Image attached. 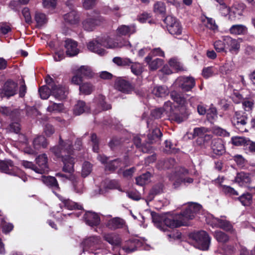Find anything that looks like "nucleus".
<instances>
[{
    "mask_svg": "<svg viewBox=\"0 0 255 255\" xmlns=\"http://www.w3.org/2000/svg\"><path fill=\"white\" fill-rule=\"evenodd\" d=\"M34 149L38 150L41 147L43 148L46 147L47 142L46 138L43 136H38L36 137L33 142Z\"/></svg>",
    "mask_w": 255,
    "mask_h": 255,
    "instance_id": "obj_38",
    "label": "nucleus"
},
{
    "mask_svg": "<svg viewBox=\"0 0 255 255\" xmlns=\"http://www.w3.org/2000/svg\"><path fill=\"white\" fill-rule=\"evenodd\" d=\"M42 180L45 184L52 188L53 193L57 196L58 194L55 190H59V187L55 177L53 176L43 177Z\"/></svg>",
    "mask_w": 255,
    "mask_h": 255,
    "instance_id": "obj_31",
    "label": "nucleus"
},
{
    "mask_svg": "<svg viewBox=\"0 0 255 255\" xmlns=\"http://www.w3.org/2000/svg\"><path fill=\"white\" fill-rule=\"evenodd\" d=\"M11 30V26L9 23L5 22L0 23V34H6Z\"/></svg>",
    "mask_w": 255,
    "mask_h": 255,
    "instance_id": "obj_63",
    "label": "nucleus"
},
{
    "mask_svg": "<svg viewBox=\"0 0 255 255\" xmlns=\"http://www.w3.org/2000/svg\"><path fill=\"white\" fill-rule=\"evenodd\" d=\"M115 87L119 91L126 94H129L133 90L132 85L123 79L117 80L115 83Z\"/></svg>",
    "mask_w": 255,
    "mask_h": 255,
    "instance_id": "obj_23",
    "label": "nucleus"
},
{
    "mask_svg": "<svg viewBox=\"0 0 255 255\" xmlns=\"http://www.w3.org/2000/svg\"><path fill=\"white\" fill-rule=\"evenodd\" d=\"M1 226L2 229V231L4 233H7L11 231L13 228L11 224L7 223L6 222L4 218H1Z\"/></svg>",
    "mask_w": 255,
    "mask_h": 255,
    "instance_id": "obj_57",
    "label": "nucleus"
},
{
    "mask_svg": "<svg viewBox=\"0 0 255 255\" xmlns=\"http://www.w3.org/2000/svg\"><path fill=\"white\" fill-rule=\"evenodd\" d=\"M112 61L119 66H129L132 63L131 60L127 57H115Z\"/></svg>",
    "mask_w": 255,
    "mask_h": 255,
    "instance_id": "obj_39",
    "label": "nucleus"
},
{
    "mask_svg": "<svg viewBox=\"0 0 255 255\" xmlns=\"http://www.w3.org/2000/svg\"><path fill=\"white\" fill-rule=\"evenodd\" d=\"M79 90L81 93L85 95H89L91 93L93 90V86L88 83H84L79 87Z\"/></svg>",
    "mask_w": 255,
    "mask_h": 255,
    "instance_id": "obj_51",
    "label": "nucleus"
},
{
    "mask_svg": "<svg viewBox=\"0 0 255 255\" xmlns=\"http://www.w3.org/2000/svg\"><path fill=\"white\" fill-rule=\"evenodd\" d=\"M90 108L85 103L82 101H79L75 105L73 112L75 115H80L84 113L88 112Z\"/></svg>",
    "mask_w": 255,
    "mask_h": 255,
    "instance_id": "obj_34",
    "label": "nucleus"
},
{
    "mask_svg": "<svg viewBox=\"0 0 255 255\" xmlns=\"http://www.w3.org/2000/svg\"><path fill=\"white\" fill-rule=\"evenodd\" d=\"M222 189L226 194L229 196H237L239 195L238 192L231 186L223 185Z\"/></svg>",
    "mask_w": 255,
    "mask_h": 255,
    "instance_id": "obj_60",
    "label": "nucleus"
},
{
    "mask_svg": "<svg viewBox=\"0 0 255 255\" xmlns=\"http://www.w3.org/2000/svg\"><path fill=\"white\" fill-rule=\"evenodd\" d=\"M207 120L211 123L215 122L217 118V112L215 108L210 107L207 111Z\"/></svg>",
    "mask_w": 255,
    "mask_h": 255,
    "instance_id": "obj_45",
    "label": "nucleus"
},
{
    "mask_svg": "<svg viewBox=\"0 0 255 255\" xmlns=\"http://www.w3.org/2000/svg\"><path fill=\"white\" fill-rule=\"evenodd\" d=\"M102 45L103 46L107 48H121L124 46L130 45L128 42L126 41H120L116 39L114 40L112 38L107 37L105 39H102Z\"/></svg>",
    "mask_w": 255,
    "mask_h": 255,
    "instance_id": "obj_18",
    "label": "nucleus"
},
{
    "mask_svg": "<svg viewBox=\"0 0 255 255\" xmlns=\"http://www.w3.org/2000/svg\"><path fill=\"white\" fill-rule=\"evenodd\" d=\"M168 32L173 35H179L182 32V27L179 21L171 15L166 16L164 19Z\"/></svg>",
    "mask_w": 255,
    "mask_h": 255,
    "instance_id": "obj_7",
    "label": "nucleus"
},
{
    "mask_svg": "<svg viewBox=\"0 0 255 255\" xmlns=\"http://www.w3.org/2000/svg\"><path fill=\"white\" fill-rule=\"evenodd\" d=\"M244 9L245 5L243 4L234 3L230 8V14L228 19L232 21L239 19L240 16L243 15Z\"/></svg>",
    "mask_w": 255,
    "mask_h": 255,
    "instance_id": "obj_17",
    "label": "nucleus"
},
{
    "mask_svg": "<svg viewBox=\"0 0 255 255\" xmlns=\"http://www.w3.org/2000/svg\"><path fill=\"white\" fill-rule=\"evenodd\" d=\"M105 21L103 16L98 15L93 17H88L82 21L83 28L88 31H93L96 26L100 25Z\"/></svg>",
    "mask_w": 255,
    "mask_h": 255,
    "instance_id": "obj_10",
    "label": "nucleus"
},
{
    "mask_svg": "<svg viewBox=\"0 0 255 255\" xmlns=\"http://www.w3.org/2000/svg\"><path fill=\"white\" fill-rule=\"evenodd\" d=\"M208 131V129L207 128L204 127H200V128H196L194 129L193 130V136H200V137H206V136H209L207 134Z\"/></svg>",
    "mask_w": 255,
    "mask_h": 255,
    "instance_id": "obj_48",
    "label": "nucleus"
},
{
    "mask_svg": "<svg viewBox=\"0 0 255 255\" xmlns=\"http://www.w3.org/2000/svg\"><path fill=\"white\" fill-rule=\"evenodd\" d=\"M154 11L157 13H163L165 11V5L161 1L156 2L154 5Z\"/></svg>",
    "mask_w": 255,
    "mask_h": 255,
    "instance_id": "obj_56",
    "label": "nucleus"
},
{
    "mask_svg": "<svg viewBox=\"0 0 255 255\" xmlns=\"http://www.w3.org/2000/svg\"><path fill=\"white\" fill-rule=\"evenodd\" d=\"M152 222L154 223V225L160 230L163 231H165L166 230V227H168L170 228L169 226L167 225L165 223V220L168 218H174V216H168L167 217H163L158 214L156 213H152Z\"/></svg>",
    "mask_w": 255,
    "mask_h": 255,
    "instance_id": "obj_20",
    "label": "nucleus"
},
{
    "mask_svg": "<svg viewBox=\"0 0 255 255\" xmlns=\"http://www.w3.org/2000/svg\"><path fill=\"white\" fill-rule=\"evenodd\" d=\"M193 237L196 242L197 248L202 250H207L208 249L210 238L206 232L204 231L198 232L194 234Z\"/></svg>",
    "mask_w": 255,
    "mask_h": 255,
    "instance_id": "obj_9",
    "label": "nucleus"
},
{
    "mask_svg": "<svg viewBox=\"0 0 255 255\" xmlns=\"http://www.w3.org/2000/svg\"><path fill=\"white\" fill-rule=\"evenodd\" d=\"M249 138L243 136H236L232 138V143L236 146H244L245 148Z\"/></svg>",
    "mask_w": 255,
    "mask_h": 255,
    "instance_id": "obj_46",
    "label": "nucleus"
},
{
    "mask_svg": "<svg viewBox=\"0 0 255 255\" xmlns=\"http://www.w3.org/2000/svg\"><path fill=\"white\" fill-rule=\"evenodd\" d=\"M17 91V84L11 80H8L4 84L1 95L2 97L8 98L15 95Z\"/></svg>",
    "mask_w": 255,
    "mask_h": 255,
    "instance_id": "obj_14",
    "label": "nucleus"
},
{
    "mask_svg": "<svg viewBox=\"0 0 255 255\" xmlns=\"http://www.w3.org/2000/svg\"><path fill=\"white\" fill-rule=\"evenodd\" d=\"M102 41V39H99L90 41L87 45L88 49L100 56L105 55L106 53V50L101 48V46H103Z\"/></svg>",
    "mask_w": 255,
    "mask_h": 255,
    "instance_id": "obj_21",
    "label": "nucleus"
},
{
    "mask_svg": "<svg viewBox=\"0 0 255 255\" xmlns=\"http://www.w3.org/2000/svg\"><path fill=\"white\" fill-rule=\"evenodd\" d=\"M162 136V133L160 129L158 128H154L151 133L148 135V139L150 143H153L159 140L160 137Z\"/></svg>",
    "mask_w": 255,
    "mask_h": 255,
    "instance_id": "obj_40",
    "label": "nucleus"
},
{
    "mask_svg": "<svg viewBox=\"0 0 255 255\" xmlns=\"http://www.w3.org/2000/svg\"><path fill=\"white\" fill-rule=\"evenodd\" d=\"M175 87L182 90L188 92L191 90L195 85V81L193 77L191 76H180L178 77L174 83Z\"/></svg>",
    "mask_w": 255,
    "mask_h": 255,
    "instance_id": "obj_8",
    "label": "nucleus"
},
{
    "mask_svg": "<svg viewBox=\"0 0 255 255\" xmlns=\"http://www.w3.org/2000/svg\"><path fill=\"white\" fill-rule=\"evenodd\" d=\"M202 210V206L194 202H190L180 214L175 215L174 218H168L165 220V224L171 228H176L186 226L187 221L193 219L195 214Z\"/></svg>",
    "mask_w": 255,
    "mask_h": 255,
    "instance_id": "obj_2",
    "label": "nucleus"
},
{
    "mask_svg": "<svg viewBox=\"0 0 255 255\" xmlns=\"http://www.w3.org/2000/svg\"><path fill=\"white\" fill-rule=\"evenodd\" d=\"M64 47L66 50V54L69 56H74L79 53L77 42L71 39H67L65 41Z\"/></svg>",
    "mask_w": 255,
    "mask_h": 255,
    "instance_id": "obj_19",
    "label": "nucleus"
},
{
    "mask_svg": "<svg viewBox=\"0 0 255 255\" xmlns=\"http://www.w3.org/2000/svg\"><path fill=\"white\" fill-rule=\"evenodd\" d=\"M130 67L132 73L136 75H140L143 71V67L139 63H132Z\"/></svg>",
    "mask_w": 255,
    "mask_h": 255,
    "instance_id": "obj_52",
    "label": "nucleus"
},
{
    "mask_svg": "<svg viewBox=\"0 0 255 255\" xmlns=\"http://www.w3.org/2000/svg\"><path fill=\"white\" fill-rule=\"evenodd\" d=\"M162 110L164 113L168 116L171 117L173 114L172 103L169 101H167L164 103Z\"/></svg>",
    "mask_w": 255,
    "mask_h": 255,
    "instance_id": "obj_55",
    "label": "nucleus"
},
{
    "mask_svg": "<svg viewBox=\"0 0 255 255\" xmlns=\"http://www.w3.org/2000/svg\"><path fill=\"white\" fill-rule=\"evenodd\" d=\"M211 225L213 227L220 228L226 231H231L233 230V226L231 224L224 219L213 218Z\"/></svg>",
    "mask_w": 255,
    "mask_h": 255,
    "instance_id": "obj_24",
    "label": "nucleus"
},
{
    "mask_svg": "<svg viewBox=\"0 0 255 255\" xmlns=\"http://www.w3.org/2000/svg\"><path fill=\"white\" fill-rule=\"evenodd\" d=\"M170 96L171 99L182 109L183 113L181 115L173 113L172 116L176 122L180 123L188 118V114L186 108L187 101L185 98L175 91L171 92Z\"/></svg>",
    "mask_w": 255,
    "mask_h": 255,
    "instance_id": "obj_3",
    "label": "nucleus"
},
{
    "mask_svg": "<svg viewBox=\"0 0 255 255\" xmlns=\"http://www.w3.org/2000/svg\"><path fill=\"white\" fill-rule=\"evenodd\" d=\"M202 21L205 22L206 26L211 29L215 30L218 27L215 23V20L212 18L205 17V18L202 19Z\"/></svg>",
    "mask_w": 255,
    "mask_h": 255,
    "instance_id": "obj_54",
    "label": "nucleus"
},
{
    "mask_svg": "<svg viewBox=\"0 0 255 255\" xmlns=\"http://www.w3.org/2000/svg\"><path fill=\"white\" fill-rule=\"evenodd\" d=\"M52 152L57 157H61L63 163V171L68 173L74 171L75 159L71 156L74 154L71 140H63L60 137L59 145L51 148Z\"/></svg>",
    "mask_w": 255,
    "mask_h": 255,
    "instance_id": "obj_1",
    "label": "nucleus"
},
{
    "mask_svg": "<svg viewBox=\"0 0 255 255\" xmlns=\"http://www.w3.org/2000/svg\"><path fill=\"white\" fill-rule=\"evenodd\" d=\"M45 81L46 84L50 86L51 95L59 100H62L66 98L68 94L67 89L65 86H62L58 82L54 81L49 75L46 77Z\"/></svg>",
    "mask_w": 255,
    "mask_h": 255,
    "instance_id": "obj_4",
    "label": "nucleus"
},
{
    "mask_svg": "<svg viewBox=\"0 0 255 255\" xmlns=\"http://www.w3.org/2000/svg\"><path fill=\"white\" fill-rule=\"evenodd\" d=\"M135 32V28L133 25H122L117 29V33L119 36H129Z\"/></svg>",
    "mask_w": 255,
    "mask_h": 255,
    "instance_id": "obj_29",
    "label": "nucleus"
},
{
    "mask_svg": "<svg viewBox=\"0 0 255 255\" xmlns=\"http://www.w3.org/2000/svg\"><path fill=\"white\" fill-rule=\"evenodd\" d=\"M78 74L83 78H90L93 75L91 68L87 66H82L78 70Z\"/></svg>",
    "mask_w": 255,
    "mask_h": 255,
    "instance_id": "obj_41",
    "label": "nucleus"
},
{
    "mask_svg": "<svg viewBox=\"0 0 255 255\" xmlns=\"http://www.w3.org/2000/svg\"><path fill=\"white\" fill-rule=\"evenodd\" d=\"M211 148L213 152L217 155H222L225 151L223 142L220 138H215L212 140Z\"/></svg>",
    "mask_w": 255,
    "mask_h": 255,
    "instance_id": "obj_27",
    "label": "nucleus"
},
{
    "mask_svg": "<svg viewBox=\"0 0 255 255\" xmlns=\"http://www.w3.org/2000/svg\"><path fill=\"white\" fill-rule=\"evenodd\" d=\"M169 66L173 69V70L178 71L182 70V66L179 61L176 59L171 58L168 62Z\"/></svg>",
    "mask_w": 255,
    "mask_h": 255,
    "instance_id": "obj_53",
    "label": "nucleus"
},
{
    "mask_svg": "<svg viewBox=\"0 0 255 255\" xmlns=\"http://www.w3.org/2000/svg\"><path fill=\"white\" fill-rule=\"evenodd\" d=\"M47 156L45 154H42L39 155L36 158V162L38 167H36L34 168V171L36 173L42 174L48 171V166L47 163Z\"/></svg>",
    "mask_w": 255,
    "mask_h": 255,
    "instance_id": "obj_15",
    "label": "nucleus"
},
{
    "mask_svg": "<svg viewBox=\"0 0 255 255\" xmlns=\"http://www.w3.org/2000/svg\"><path fill=\"white\" fill-rule=\"evenodd\" d=\"M188 171L184 168H180L174 176L170 177V180L173 182L175 188L178 187L182 183L186 185L193 182V179L187 177Z\"/></svg>",
    "mask_w": 255,
    "mask_h": 255,
    "instance_id": "obj_6",
    "label": "nucleus"
},
{
    "mask_svg": "<svg viewBox=\"0 0 255 255\" xmlns=\"http://www.w3.org/2000/svg\"><path fill=\"white\" fill-rule=\"evenodd\" d=\"M103 238L105 241L114 247L119 246L122 242L120 236L115 233L105 234Z\"/></svg>",
    "mask_w": 255,
    "mask_h": 255,
    "instance_id": "obj_28",
    "label": "nucleus"
},
{
    "mask_svg": "<svg viewBox=\"0 0 255 255\" xmlns=\"http://www.w3.org/2000/svg\"><path fill=\"white\" fill-rule=\"evenodd\" d=\"M84 218L86 224L91 227L97 226L101 222L99 215L93 212H87L84 216Z\"/></svg>",
    "mask_w": 255,
    "mask_h": 255,
    "instance_id": "obj_22",
    "label": "nucleus"
},
{
    "mask_svg": "<svg viewBox=\"0 0 255 255\" xmlns=\"http://www.w3.org/2000/svg\"><path fill=\"white\" fill-rule=\"evenodd\" d=\"M63 109V105L61 103L57 104L50 102V104L47 108V111L48 112H60Z\"/></svg>",
    "mask_w": 255,
    "mask_h": 255,
    "instance_id": "obj_44",
    "label": "nucleus"
},
{
    "mask_svg": "<svg viewBox=\"0 0 255 255\" xmlns=\"http://www.w3.org/2000/svg\"><path fill=\"white\" fill-rule=\"evenodd\" d=\"M83 244L84 251L89 250L91 252L103 247L101 239L98 236H91L85 239Z\"/></svg>",
    "mask_w": 255,
    "mask_h": 255,
    "instance_id": "obj_11",
    "label": "nucleus"
},
{
    "mask_svg": "<svg viewBox=\"0 0 255 255\" xmlns=\"http://www.w3.org/2000/svg\"><path fill=\"white\" fill-rule=\"evenodd\" d=\"M169 93V91L165 86H156L152 90V93L158 97H164L168 95Z\"/></svg>",
    "mask_w": 255,
    "mask_h": 255,
    "instance_id": "obj_36",
    "label": "nucleus"
},
{
    "mask_svg": "<svg viewBox=\"0 0 255 255\" xmlns=\"http://www.w3.org/2000/svg\"><path fill=\"white\" fill-rule=\"evenodd\" d=\"M142 242L138 239L133 238L126 242L123 250L127 254L131 253L142 246Z\"/></svg>",
    "mask_w": 255,
    "mask_h": 255,
    "instance_id": "obj_16",
    "label": "nucleus"
},
{
    "mask_svg": "<svg viewBox=\"0 0 255 255\" xmlns=\"http://www.w3.org/2000/svg\"><path fill=\"white\" fill-rule=\"evenodd\" d=\"M214 48L216 50L219 52H223L225 51L226 48V45L225 44L224 39L223 41L217 40L214 43Z\"/></svg>",
    "mask_w": 255,
    "mask_h": 255,
    "instance_id": "obj_59",
    "label": "nucleus"
},
{
    "mask_svg": "<svg viewBox=\"0 0 255 255\" xmlns=\"http://www.w3.org/2000/svg\"><path fill=\"white\" fill-rule=\"evenodd\" d=\"M242 39H234L230 36H226L224 37V41L226 45V48L232 54H237L240 49V44Z\"/></svg>",
    "mask_w": 255,
    "mask_h": 255,
    "instance_id": "obj_12",
    "label": "nucleus"
},
{
    "mask_svg": "<svg viewBox=\"0 0 255 255\" xmlns=\"http://www.w3.org/2000/svg\"><path fill=\"white\" fill-rule=\"evenodd\" d=\"M0 170L5 173L18 176L24 182L27 180V177L23 172L17 167L14 166L10 160L0 161Z\"/></svg>",
    "mask_w": 255,
    "mask_h": 255,
    "instance_id": "obj_5",
    "label": "nucleus"
},
{
    "mask_svg": "<svg viewBox=\"0 0 255 255\" xmlns=\"http://www.w3.org/2000/svg\"><path fill=\"white\" fill-rule=\"evenodd\" d=\"M252 178L250 174L244 172H240L237 174L234 181L240 186H246L251 182Z\"/></svg>",
    "mask_w": 255,
    "mask_h": 255,
    "instance_id": "obj_25",
    "label": "nucleus"
},
{
    "mask_svg": "<svg viewBox=\"0 0 255 255\" xmlns=\"http://www.w3.org/2000/svg\"><path fill=\"white\" fill-rule=\"evenodd\" d=\"M141 139L138 136H135L133 138L134 143L137 147H141V149L143 152H150L152 149L151 147L148 145V146L142 145L140 146Z\"/></svg>",
    "mask_w": 255,
    "mask_h": 255,
    "instance_id": "obj_49",
    "label": "nucleus"
},
{
    "mask_svg": "<svg viewBox=\"0 0 255 255\" xmlns=\"http://www.w3.org/2000/svg\"><path fill=\"white\" fill-rule=\"evenodd\" d=\"M57 196L59 198V199L63 203L64 206L69 210H73V209H81L82 206L81 205L78 204L77 203H75L69 199H64L63 197L57 195Z\"/></svg>",
    "mask_w": 255,
    "mask_h": 255,
    "instance_id": "obj_35",
    "label": "nucleus"
},
{
    "mask_svg": "<svg viewBox=\"0 0 255 255\" xmlns=\"http://www.w3.org/2000/svg\"><path fill=\"white\" fill-rule=\"evenodd\" d=\"M92 170V164L87 161L85 162L82 168L81 175L82 177H86L88 175H89L91 172Z\"/></svg>",
    "mask_w": 255,
    "mask_h": 255,
    "instance_id": "obj_47",
    "label": "nucleus"
},
{
    "mask_svg": "<svg viewBox=\"0 0 255 255\" xmlns=\"http://www.w3.org/2000/svg\"><path fill=\"white\" fill-rule=\"evenodd\" d=\"M229 31L232 34L245 35L248 32V28L243 24H235L230 27Z\"/></svg>",
    "mask_w": 255,
    "mask_h": 255,
    "instance_id": "obj_32",
    "label": "nucleus"
},
{
    "mask_svg": "<svg viewBox=\"0 0 255 255\" xmlns=\"http://www.w3.org/2000/svg\"><path fill=\"white\" fill-rule=\"evenodd\" d=\"M125 224L124 221L119 218H114L110 220L107 223L106 226L111 230L121 228Z\"/></svg>",
    "mask_w": 255,
    "mask_h": 255,
    "instance_id": "obj_33",
    "label": "nucleus"
},
{
    "mask_svg": "<svg viewBox=\"0 0 255 255\" xmlns=\"http://www.w3.org/2000/svg\"><path fill=\"white\" fill-rule=\"evenodd\" d=\"M35 19L39 25H43L47 21L46 15L42 13H36L35 16Z\"/></svg>",
    "mask_w": 255,
    "mask_h": 255,
    "instance_id": "obj_61",
    "label": "nucleus"
},
{
    "mask_svg": "<svg viewBox=\"0 0 255 255\" xmlns=\"http://www.w3.org/2000/svg\"><path fill=\"white\" fill-rule=\"evenodd\" d=\"M82 5L85 9H90L96 4L98 0H82Z\"/></svg>",
    "mask_w": 255,
    "mask_h": 255,
    "instance_id": "obj_58",
    "label": "nucleus"
},
{
    "mask_svg": "<svg viewBox=\"0 0 255 255\" xmlns=\"http://www.w3.org/2000/svg\"><path fill=\"white\" fill-rule=\"evenodd\" d=\"M65 22L70 25L78 24L80 21V17L76 10H72L63 15Z\"/></svg>",
    "mask_w": 255,
    "mask_h": 255,
    "instance_id": "obj_26",
    "label": "nucleus"
},
{
    "mask_svg": "<svg viewBox=\"0 0 255 255\" xmlns=\"http://www.w3.org/2000/svg\"><path fill=\"white\" fill-rule=\"evenodd\" d=\"M151 174L147 172L136 178V183L139 186H143L147 184L150 179Z\"/></svg>",
    "mask_w": 255,
    "mask_h": 255,
    "instance_id": "obj_42",
    "label": "nucleus"
},
{
    "mask_svg": "<svg viewBox=\"0 0 255 255\" xmlns=\"http://www.w3.org/2000/svg\"><path fill=\"white\" fill-rule=\"evenodd\" d=\"M247 118L240 112H237L232 118V122L240 132L246 131L245 126L247 124Z\"/></svg>",
    "mask_w": 255,
    "mask_h": 255,
    "instance_id": "obj_13",
    "label": "nucleus"
},
{
    "mask_svg": "<svg viewBox=\"0 0 255 255\" xmlns=\"http://www.w3.org/2000/svg\"><path fill=\"white\" fill-rule=\"evenodd\" d=\"M119 166H120L119 160L118 159H115L107 164L106 165V170L113 171Z\"/></svg>",
    "mask_w": 255,
    "mask_h": 255,
    "instance_id": "obj_64",
    "label": "nucleus"
},
{
    "mask_svg": "<svg viewBox=\"0 0 255 255\" xmlns=\"http://www.w3.org/2000/svg\"><path fill=\"white\" fill-rule=\"evenodd\" d=\"M214 237L218 242L221 243H225L229 240L228 235L222 231L215 232Z\"/></svg>",
    "mask_w": 255,
    "mask_h": 255,
    "instance_id": "obj_50",
    "label": "nucleus"
},
{
    "mask_svg": "<svg viewBox=\"0 0 255 255\" xmlns=\"http://www.w3.org/2000/svg\"><path fill=\"white\" fill-rule=\"evenodd\" d=\"M145 61L148 65L149 69L151 70H156L163 63V60L160 58H155L152 60L150 55L147 56L145 58Z\"/></svg>",
    "mask_w": 255,
    "mask_h": 255,
    "instance_id": "obj_30",
    "label": "nucleus"
},
{
    "mask_svg": "<svg viewBox=\"0 0 255 255\" xmlns=\"http://www.w3.org/2000/svg\"><path fill=\"white\" fill-rule=\"evenodd\" d=\"M39 93L41 99H48L50 94L51 95L50 86L47 84L42 86L39 89Z\"/></svg>",
    "mask_w": 255,
    "mask_h": 255,
    "instance_id": "obj_43",
    "label": "nucleus"
},
{
    "mask_svg": "<svg viewBox=\"0 0 255 255\" xmlns=\"http://www.w3.org/2000/svg\"><path fill=\"white\" fill-rule=\"evenodd\" d=\"M242 205L244 206H250L253 202V196L249 193L246 192L237 198Z\"/></svg>",
    "mask_w": 255,
    "mask_h": 255,
    "instance_id": "obj_37",
    "label": "nucleus"
},
{
    "mask_svg": "<svg viewBox=\"0 0 255 255\" xmlns=\"http://www.w3.org/2000/svg\"><path fill=\"white\" fill-rule=\"evenodd\" d=\"M230 8L228 7L225 3H221L219 7L220 13L224 16H229L230 14Z\"/></svg>",
    "mask_w": 255,
    "mask_h": 255,
    "instance_id": "obj_62",
    "label": "nucleus"
}]
</instances>
